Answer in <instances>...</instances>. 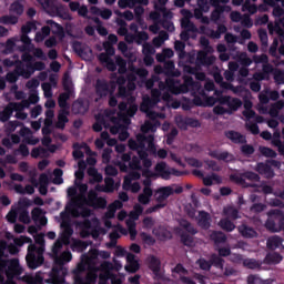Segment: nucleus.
<instances>
[{
    "label": "nucleus",
    "mask_w": 284,
    "mask_h": 284,
    "mask_svg": "<svg viewBox=\"0 0 284 284\" xmlns=\"http://www.w3.org/2000/svg\"><path fill=\"white\" fill-rule=\"evenodd\" d=\"M213 114H216L217 116H223V114H232L231 110L225 109L222 105H215L213 108Z\"/></svg>",
    "instance_id": "obj_58"
},
{
    "label": "nucleus",
    "mask_w": 284,
    "mask_h": 284,
    "mask_svg": "<svg viewBox=\"0 0 284 284\" xmlns=\"http://www.w3.org/2000/svg\"><path fill=\"white\" fill-rule=\"evenodd\" d=\"M156 130V125L152 123V121H145L141 126V131L144 133L154 132Z\"/></svg>",
    "instance_id": "obj_61"
},
{
    "label": "nucleus",
    "mask_w": 284,
    "mask_h": 284,
    "mask_svg": "<svg viewBox=\"0 0 284 284\" xmlns=\"http://www.w3.org/2000/svg\"><path fill=\"white\" fill-rule=\"evenodd\" d=\"M260 153L262 154V156H265L266 159H276V156H278L274 149H270L267 146H260Z\"/></svg>",
    "instance_id": "obj_41"
},
{
    "label": "nucleus",
    "mask_w": 284,
    "mask_h": 284,
    "mask_svg": "<svg viewBox=\"0 0 284 284\" xmlns=\"http://www.w3.org/2000/svg\"><path fill=\"white\" fill-rule=\"evenodd\" d=\"M53 175H54V180L53 183L54 185H61L63 183V170L61 169H54L53 170Z\"/></svg>",
    "instance_id": "obj_51"
},
{
    "label": "nucleus",
    "mask_w": 284,
    "mask_h": 284,
    "mask_svg": "<svg viewBox=\"0 0 284 284\" xmlns=\"http://www.w3.org/2000/svg\"><path fill=\"white\" fill-rule=\"evenodd\" d=\"M196 265H199L200 270H203L204 272H210L212 270L211 261L210 260L207 261L203 257L196 261Z\"/></svg>",
    "instance_id": "obj_43"
},
{
    "label": "nucleus",
    "mask_w": 284,
    "mask_h": 284,
    "mask_svg": "<svg viewBox=\"0 0 284 284\" xmlns=\"http://www.w3.org/2000/svg\"><path fill=\"white\" fill-rule=\"evenodd\" d=\"M60 216L62 220L61 227H64L61 241L65 243V241H70V236L74 234V231L72 226H70V214H68V212H61Z\"/></svg>",
    "instance_id": "obj_10"
},
{
    "label": "nucleus",
    "mask_w": 284,
    "mask_h": 284,
    "mask_svg": "<svg viewBox=\"0 0 284 284\" xmlns=\"http://www.w3.org/2000/svg\"><path fill=\"white\" fill-rule=\"evenodd\" d=\"M27 266L29 270H37L45 263V257L43 256V252H41L37 245L31 244L28 247V253L26 256Z\"/></svg>",
    "instance_id": "obj_5"
},
{
    "label": "nucleus",
    "mask_w": 284,
    "mask_h": 284,
    "mask_svg": "<svg viewBox=\"0 0 284 284\" xmlns=\"http://www.w3.org/2000/svg\"><path fill=\"white\" fill-rule=\"evenodd\" d=\"M253 61L254 63H270V58L267 57V54L262 53L261 55H254L253 57Z\"/></svg>",
    "instance_id": "obj_64"
},
{
    "label": "nucleus",
    "mask_w": 284,
    "mask_h": 284,
    "mask_svg": "<svg viewBox=\"0 0 284 284\" xmlns=\"http://www.w3.org/2000/svg\"><path fill=\"white\" fill-rule=\"evenodd\" d=\"M158 193H160L165 199H170V196L174 194V189H172V186H163L158 190Z\"/></svg>",
    "instance_id": "obj_57"
},
{
    "label": "nucleus",
    "mask_w": 284,
    "mask_h": 284,
    "mask_svg": "<svg viewBox=\"0 0 284 284\" xmlns=\"http://www.w3.org/2000/svg\"><path fill=\"white\" fill-rule=\"evenodd\" d=\"M98 59L100 63L105 65L109 72H116V62H114V60H112L111 57H108V54H104V53H100L98 55Z\"/></svg>",
    "instance_id": "obj_24"
},
{
    "label": "nucleus",
    "mask_w": 284,
    "mask_h": 284,
    "mask_svg": "<svg viewBox=\"0 0 284 284\" xmlns=\"http://www.w3.org/2000/svg\"><path fill=\"white\" fill-rule=\"evenodd\" d=\"M232 7L224 6V7H216L212 12L210 20L212 23H215V26H219V23H225V12H231Z\"/></svg>",
    "instance_id": "obj_8"
},
{
    "label": "nucleus",
    "mask_w": 284,
    "mask_h": 284,
    "mask_svg": "<svg viewBox=\"0 0 284 284\" xmlns=\"http://www.w3.org/2000/svg\"><path fill=\"white\" fill-rule=\"evenodd\" d=\"M10 11L14 14H18V17H21V14H23V4H21L19 1H16L11 3Z\"/></svg>",
    "instance_id": "obj_48"
},
{
    "label": "nucleus",
    "mask_w": 284,
    "mask_h": 284,
    "mask_svg": "<svg viewBox=\"0 0 284 284\" xmlns=\"http://www.w3.org/2000/svg\"><path fill=\"white\" fill-rule=\"evenodd\" d=\"M178 234H180V241L182 245H185L186 247H192L194 243V237H192V235L187 234L183 230H179Z\"/></svg>",
    "instance_id": "obj_31"
},
{
    "label": "nucleus",
    "mask_w": 284,
    "mask_h": 284,
    "mask_svg": "<svg viewBox=\"0 0 284 284\" xmlns=\"http://www.w3.org/2000/svg\"><path fill=\"white\" fill-rule=\"evenodd\" d=\"M197 225L202 230H210L212 227V216L206 211H200L197 216Z\"/></svg>",
    "instance_id": "obj_16"
},
{
    "label": "nucleus",
    "mask_w": 284,
    "mask_h": 284,
    "mask_svg": "<svg viewBox=\"0 0 284 284\" xmlns=\"http://www.w3.org/2000/svg\"><path fill=\"white\" fill-rule=\"evenodd\" d=\"M123 207V202L115 200L110 206L109 212L106 213L108 219H114V212Z\"/></svg>",
    "instance_id": "obj_38"
},
{
    "label": "nucleus",
    "mask_w": 284,
    "mask_h": 284,
    "mask_svg": "<svg viewBox=\"0 0 284 284\" xmlns=\"http://www.w3.org/2000/svg\"><path fill=\"white\" fill-rule=\"evenodd\" d=\"M265 261L272 265H278V263L283 261V255H281L278 252L268 253L265 257Z\"/></svg>",
    "instance_id": "obj_33"
},
{
    "label": "nucleus",
    "mask_w": 284,
    "mask_h": 284,
    "mask_svg": "<svg viewBox=\"0 0 284 284\" xmlns=\"http://www.w3.org/2000/svg\"><path fill=\"white\" fill-rule=\"evenodd\" d=\"M19 108L18 103H13L10 105H7L2 111H0V121L1 123H7V121H10V118L14 113V110Z\"/></svg>",
    "instance_id": "obj_23"
},
{
    "label": "nucleus",
    "mask_w": 284,
    "mask_h": 284,
    "mask_svg": "<svg viewBox=\"0 0 284 284\" xmlns=\"http://www.w3.org/2000/svg\"><path fill=\"white\" fill-rule=\"evenodd\" d=\"M155 172L161 179H164V181H169L170 176H183V174H185V172L178 169L168 168V163L165 162H159L155 165Z\"/></svg>",
    "instance_id": "obj_7"
},
{
    "label": "nucleus",
    "mask_w": 284,
    "mask_h": 284,
    "mask_svg": "<svg viewBox=\"0 0 284 284\" xmlns=\"http://www.w3.org/2000/svg\"><path fill=\"white\" fill-rule=\"evenodd\" d=\"M115 65L119 67L120 74H123L128 68V62L121 55L115 57Z\"/></svg>",
    "instance_id": "obj_47"
},
{
    "label": "nucleus",
    "mask_w": 284,
    "mask_h": 284,
    "mask_svg": "<svg viewBox=\"0 0 284 284\" xmlns=\"http://www.w3.org/2000/svg\"><path fill=\"white\" fill-rule=\"evenodd\" d=\"M149 270L154 274V276H161V260L155 255H150L148 257Z\"/></svg>",
    "instance_id": "obj_22"
},
{
    "label": "nucleus",
    "mask_w": 284,
    "mask_h": 284,
    "mask_svg": "<svg viewBox=\"0 0 284 284\" xmlns=\"http://www.w3.org/2000/svg\"><path fill=\"white\" fill-rule=\"evenodd\" d=\"M245 129L251 132V134L257 135L261 134V129L256 122H248L245 124Z\"/></svg>",
    "instance_id": "obj_52"
},
{
    "label": "nucleus",
    "mask_w": 284,
    "mask_h": 284,
    "mask_svg": "<svg viewBox=\"0 0 284 284\" xmlns=\"http://www.w3.org/2000/svg\"><path fill=\"white\" fill-rule=\"evenodd\" d=\"M112 92V90H110V84L108 83V81L105 80H101L98 79L95 81V94L97 98L95 102L98 103V101H101V99H105V97H108V94H110Z\"/></svg>",
    "instance_id": "obj_9"
},
{
    "label": "nucleus",
    "mask_w": 284,
    "mask_h": 284,
    "mask_svg": "<svg viewBox=\"0 0 284 284\" xmlns=\"http://www.w3.org/2000/svg\"><path fill=\"white\" fill-rule=\"evenodd\" d=\"M241 153L244 155V156H252V154H254L255 152V149L252 144H247V143H244L241 148Z\"/></svg>",
    "instance_id": "obj_49"
},
{
    "label": "nucleus",
    "mask_w": 284,
    "mask_h": 284,
    "mask_svg": "<svg viewBox=\"0 0 284 284\" xmlns=\"http://www.w3.org/2000/svg\"><path fill=\"white\" fill-rule=\"evenodd\" d=\"M21 61L17 63V72H19L23 79H30V77L34 74V57H32L30 52H24L21 55Z\"/></svg>",
    "instance_id": "obj_4"
},
{
    "label": "nucleus",
    "mask_w": 284,
    "mask_h": 284,
    "mask_svg": "<svg viewBox=\"0 0 284 284\" xmlns=\"http://www.w3.org/2000/svg\"><path fill=\"white\" fill-rule=\"evenodd\" d=\"M255 172L261 174V176H264V179H274L275 176L274 169H272V165L264 162H258L256 164Z\"/></svg>",
    "instance_id": "obj_13"
},
{
    "label": "nucleus",
    "mask_w": 284,
    "mask_h": 284,
    "mask_svg": "<svg viewBox=\"0 0 284 284\" xmlns=\"http://www.w3.org/2000/svg\"><path fill=\"white\" fill-rule=\"evenodd\" d=\"M138 149L145 150V144L149 143V148L154 150V135H136Z\"/></svg>",
    "instance_id": "obj_18"
},
{
    "label": "nucleus",
    "mask_w": 284,
    "mask_h": 284,
    "mask_svg": "<svg viewBox=\"0 0 284 284\" xmlns=\"http://www.w3.org/2000/svg\"><path fill=\"white\" fill-rule=\"evenodd\" d=\"M126 263L129 264L125 266L126 272H131V274L139 272L141 265L139 264V261H136V255L133 253H126Z\"/></svg>",
    "instance_id": "obj_20"
},
{
    "label": "nucleus",
    "mask_w": 284,
    "mask_h": 284,
    "mask_svg": "<svg viewBox=\"0 0 284 284\" xmlns=\"http://www.w3.org/2000/svg\"><path fill=\"white\" fill-rule=\"evenodd\" d=\"M243 10H247L250 14H256V12H258V7H256V4H252L250 0H245L243 4Z\"/></svg>",
    "instance_id": "obj_56"
},
{
    "label": "nucleus",
    "mask_w": 284,
    "mask_h": 284,
    "mask_svg": "<svg viewBox=\"0 0 284 284\" xmlns=\"http://www.w3.org/2000/svg\"><path fill=\"white\" fill-rule=\"evenodd\" d=\"M265 204L263 203H255L253 204L251 207H250V211L253 213V214H261V212H264L265 210Z\"/></svg>",
    "instance_id": "obj_62"
},
{
    "label": "nucleus",
    "mask_w": 284,
    "mask_h": 284,
    "mask_svg": "<svg viewBox=\"0 0 284 284\" xmlns=\"http://www.w3.org/2000/svg\"><path fill=\"white\" fill-rule=\"evenodd\" d=\"M175 122L180 130H187V128H201V122L194 118L178 116Z\"/></svg>",
    "instance_id": "obj_11"
},
{
    "label": "nucleus",
    "mask_w": 284,
    "mask_h": 284,
    "mask_svg": "<svg viewBox=\"0 0 284 284\" xmlns=\"http://www.w3.org/2000/svg\"><path fill=\"white\" fill-rule=\"evenodd\" d=\"M32 30H37V22L29 21L24 26L21 27L22 34H30Z\"/></svg>",
    "instance_id": "obj_50"
},
{
    "label": "nucleus",
    "mask_w": 284,
    "mask_h": 284,
    "mask_svg": "<svg viewBox=\"0 0 284 284\" xmlns=\"http://www.w3.org/2000/svg\"><path fill=\"white\" fill-rule=\"evenodd\" d=\"M224 135L226 139H229V141H231V143H234L235 145H243L247 143V138L241 132L230 130L225 131Z\"/></svg>",
    "instance_id": "obj_12"
},
{
    "label": "nucleus",
    "mask_w": 284,
    "mask_h": 284,
    "mask_svg": "<svg viewBox=\"0 0 284 284\" xmlns=\"http://www.w3.org/2000/svg\"><path fill=\"white\" fill-rule=\"evenodd\" d=\"M241 105H243V101H241V99L231 98V100H229L227 110H230L232 114L233 112H236Z\"/></svg>",
    "instance_id": "obj_39"
},
{
    "label": "nucleus",
    "mask_w": 284,
    "mask_h": 284,
    "mask_svg": "<svg viewBox=\"0 0 284 284\" xmlns=\"http://www.w3.org/2000/svg\"><path fill=\"white\" fill-rule=\"evenodd\" d=\"M67 212L72 213V216H74V219H79V216H82V219H89V216H92V210L88 209V207H82L81 212H79V209H77V206H72V204H70L69 206H65Z\"/></svg>",
    "instance_id": "obj_19"
},
{
    "label": "nucleus",
    "mask_w": 284,
    "mask_h": 284,
    "mask_svg": "<svg viewBox=\"0 0 284 284\" xmlns=\"http://www.w3.org/2000/svg\"><path fill=\"white\" fill-rule=\"evenodd\" d=\"M75 185L78 186V190L80 192V196L71 203V207H79V202L80 201H87L85 194H88V184L75 182Z\"/></svg>",
    "instance_id": "obj_25"
},
{
    "label": "nucleus",
    "mask_w": 284,
    "mask_h": 284,
    "mask_svg": "<svg viewBox=\"0 0 284 284\" xmlns=\"http://www.w3.org/2000/svg\"><path fill=\"white\" fill-rule=\"evenodd\" d=\"M176 136H179V130L176 128L171 129V131L166 134V145H172Z\"/></svg>",
    "instance_id": "obj_53"
},
{
    "label": "nucleus",
    "mask_w": 284,
    "mask_h": 284,
    "mask_svg": "<svg viewBox=\"0 0 284 284\" xmlns=\"http://www.w3.org/2000/svg\"><path fill=\"white\" fill-rule=\"evenodd\" d=\"M223 212L227 219H231V221H237V219H241V215H239V210L233 206L225 207Z\"/></svg>",
    "instance_id": "obj_35"
},
{
    "label": "nucleus",
    "mask_w": 284,
    "mask_h": 284,
    "mask_svg": "<svg viewBox=\"0 0 284 284\" xmlns=\"http://www.w3.org/2000/svg\"><path fill=\"white\" fill-rule=\"evenodd\" d=\"M237 232L242 239H257L258 232L255 227H252L247 224H241L237 226Z\"/></svg>",
    "instance_id": "obj_14"
},
{
    "label": "nucleus",
    "mask_w": 284,
    "mask_h": 284,
    "mask_svg": "<svg viewBox=\"0 0 284 284\" xmlns=\"http://www.w3.org/2000/svg\"><path fill=\"white\" fill-rule=\"evenodd\" d=\"M281 245H283V237L278 235H273L266 241V247L268 250H278Z\"/></svg>",
    "instance_id": "obj_28"
},
{
    "label": "nucleus",
    "mask_w": 284,
    "mask_h": 284,
    "mask_svg": "<svg viewBox=\"0 0 284 284\" xmlns=\"http://www.w3.org/2000/svg\"><path fill=\"white\" fill-rule=\"evenodd\" d=\"M71 93H72V91H65L63 93H60V95L58 98L59 108H62L63 110L69 108L68 101H70V94Z\"/></svg>",
    "instance_id": "obj_34"
},
{
    "label": "nucleus",
    "mask_w": 284,
    "mask_h": 284,
    "mask_svg": "<svg viewBox=\"0 0 284 284\" xmlns=\"http://www.w3.org/2000/svg\"><path fill=\"white\" fill-rule=\"evenodd\" d=\"M153 98H150V95L143 97L142 103L140 105L141 112H148L152 110L159 103V98H154V93H152Z\"/></svg>",
    "instance_id": "obj_21"
},
{
    "label": "nucleus",
    "mask_w": 284,
    "mask_h": 284,
    "mask_svg": "<svg viewBox=\"0 0 284 284\" xmlns=\"http://www.w3.org/2000/svg\"><path fill=\"white\" fill-rule=\"evenodd\" d=\"M70 261H72V253L70 251H64L53 260V263L62 266L65 265V263H70Z\"/></svg>",
    "instance_id": "obj_27"
},
{
    "label": "nucleus",
    "mask_w": 284,
    "mask_h": 284,
    "mask_svg": "<svg viewBox=\"0 0 284 284\" xmlns=\"http://www.w3.org/2000/svg\"><path fill=\"white\" fill-rule=\"evenodd\" d=\"M82 202L89 205V207H93V210H105L108 207V200L102 196L99 197L94 190H90L87 200Z\"/></svg>",
    "instance_id": "obj_6"
},
{
    "label": "nucleus",
    "mask_w": 284,
    "mask_h": 284,
    "mask_svg": "<svg viewBox=\"0 0 284 284\" xmlns=\"http://www.w3.org/2000/svg\"><path fill=\"white\" fill-rule=\"evenodd\" d=\"M103 48L105 52H102V54H108V57H114L116 54V50L114 49V45L110 42H103Z\"/></svg>",
    "instance_id": "obj_54"
},
{
    "label": "nucleus",
    "mask_w": 284,
    "mask_h": 284,
    "mask_svg": "<svg viewBox=\"0 0 284 284\" xmlns=\"http://www.w3.org/2000/svg\"><path fill=\"white\" fill-rule=\"evenodd\" d=\"M64 241L63 240H61V239H58L55 242H54V244H53V246H52V250H51V258H55L58 255H59V253L61 252V250H63V245H64Z\"/></svg>",
    "instance_id": "obj_37"
},
{
    "label": "nucleus",
    "mask_w": 284,
    "mask_h": 284,
    "mask_svg": "<svg viewBox=\"0 0 284 284\" xmlns=\"http://www.w3.org/2000/svg\"><path fill=\"white\" fill-rule=\"evenodd\" d=\"M19 221L24 225L30 224L31 220H30V212H28V209H22L19 211Z\"/></svg>",
    "instance_id": "obj_45"
},
{
    "label": "nucleus",
    "mask_w": 284,
    "mask_h": 284,
    "mask_svg": "<svg viewBox=\"0 0 284 284\" xmlns=\"http://www.w3.org/2000/svg\"><path fill=\"white\" fill-rule=\"evenodd\" d=\"M6 274L7 278H17V281H28V276H22L23 267L19 263V258L13 257L10 260H3L0 262V281H3L2 274Z\"/></svg>",
    "instance_id": "obj_1"
},
{
    "label": "nucleus",
    "mask_w": 284,
    "mask_h": 284,
    "mask_svg": "<svg viewBox=\"0 0 284 284\" xmlns=\"http://www.w3.org/2000/svg\"><path fill=\"white\" fill-rule=\"evenodd\" d=\"M267 216L265 227L268 232H284V212L282 210L273 209L267 212Z\"/></svg>",
    "instance_id": "obj_3"
},
{
    "label": "nucleus",
    "mask_w": 284,
    "mask_h": 284,
    "mask_svg": "<svg viewBox=\"0 0 284 284\" xmlns=\"http://www.w3.org/2000/svg\"><path fill=\"white\" fill-rule=\"evenodd\" d=\"M180 227L185 230V232L187 234H191V236H194V235L199 234V230H196V227H194V225H192L190 223V221H187L185 219L180 220Z\"/></svg>",
    "instance_id": "obj_29"
},
{
    "label": "nucleus",
    "mask_w": 284,
    "mask_h": 284,
    "mask_svg": "<svg viewBox=\"0 0 284 284\" xmlns=\"http://www.w3.org/2000/svg\"><path fill=\"white\" fill-rule=\"evenodd\" d=\"M20 77L21 74H19V71H17V64H16L14 71L7 73V81L8 83H17Z\"/></svg>",
    "instance_id": "obj_55"
},
{
    "label": "nucleus",
    "mask_w": 284,
    "mask_h": 284,
    "mask_svg": "<svg viewBox=\"0 0 284 284\" xmlns=\"http://www.w3.org/2000/svg\"><path fill=\"white\" fill-rule=\"evenodd\" d=\"M41 8L50 17H60V19L70 20V12L63 4H57V0H37Z\"/></svg>",
    "instance_id": "obj_2"
},
{
    "label": "nucleus",
    "mask_w": 284,
    "mask_h": 284,
    "mask_svg": "<svg viewBox=\"0 0 284 284\" xmlns=\"http://www.w3.org/2000/svg\"><path fill=\"white\" fill-rule=\"evenodd\" d=\"M181 27L186 32H199L196 24H194V22H192L190 19L182 20Z\"/></svg>",
    "instance_id": "obj_40"
},
{
    "label": "nucleus",
    "mask_w": 284,
    "mask_h": 284,
    "mask_svg": "<svg viewBox=\"0 0 284 284\" xmlns=\"http://www.w3.org/2000/svg\"><path fill=\"white\" fill-rule=\"evenodd\" d=\"M72 84V81L70 80V75L68 73H64L62 79V87L64 92H72V89L70 85Z\"/></svg>",
    "instance_id": "obj_59"
},
{
    "label": "nucleus",
    "mask_w": 284,
    "mask_h": 284,
    "mask_svg": "<svg viewBox=\"0 0 284 284\" xmlns=\"http://www.w3.org/2000/svg\"><path fill=\"white\" fill-rule=\"evenodd\" d=\"M210 261H211V267L213 266V267H216L217 270H223L225 265V260H223L221 255H216V253L211 254Z\"/></svg>",
    "instance_id": "obj_32"
},
{
    "label": "nucleus",
    "mask_w": 284,
    "mask_h": 284,
    "mask_svg": "<svg viewBox=\"0 0 284 284\" xmlns=\"http://www.w3.org/2000/svg\"><path fill=\"white\" fill-rule=\"evenodd\" d=\"M209 156L216 159V161H224L225 163H232L234 161V154L227 151L220 153L219 150H212L209 152Z\"/></svg>",
    "instance_id": "obj_17"
},
{
    "label": "nucleus",
    "mask_w": 284,
    "mask_h": 284,
    "mask_svg": "<svg viewBox=\"0 0 284 284\" xmlns=\"http://www.w3.org/2000/svg\"><path fill=\"white\" fill-rule=\"evenodd\" d=\"M210 239L215 245H221L227 242V235H225L223 231H212L210 234Z\"/></svg>",
    "instance_id": "obj_26"
},
{
    "label": "nucleus",
    "mask_w": 284,
    "mask_h": 284,
    "mask_svg": "<svg viewBox=\"0 0 284 284\" xmlns=\"http://www.w3.org/2000/svg\"><path fill=\"white\" fill-rule=\"evenodd\" d=\"M94 258H99V250L97 248H91L89 255H82L81 263L78 265L80 272H85V267H88Z\"/></svg>",
    "instance_id": "obj_15"
},
{
    "label": "nucleus",
    "mask_w": 284,
    "mask_h": 284,
    "mask_svg": "<svg viewBox=\"0 0 284 284\" xmlns=\"http://www.w3.org/2000/svg\"><path fill=\"white\" fill-rule=\"evenodd\" d=\"M239 63L242 68H250L252 65V58L247 57V53H241L239 55Z\"/></svg>",
    "instance_id": "obj_46"
},
{
    "label": "nucleus",
    "mask_w": 284,
    "mask_h": 284,
    "mask_svg": "<svg viewBox=\"0 0 284 284\" xmlns=\"http://www.w3.org/2000/svg\"><path fill=\"white\" fill-rule=\"evenodd\" d=\"M243 266L247 270H261V263L254 258H244Z\"/></svg>",
    "instance_id": "obj_42"
},
{
    "label": "nucleus",
    "mask_w": 284,
    "mask_h": 284,
    "mask_svg": "<svg viewBox=\"0 0 284 284\" xmlns=\"http://www.w3.org/2000/svg\"><path fill=\"white\" fill-rule=\"evenodd\" d=\"M219 226L224 232H234V230H236V224H234V222L230 221L227 217L220 220Z\"/></svg>",
    "instance_id": "obj_30"
},
{
    "label": "nucleus",
    "mask_w": 284,
    "mask_h": 284,
    "mask_svg": "<svg viewBox=\"0 0 284 284\" xmlns=\"http://www.w3.org/2000/svg\"><path fill=\"white\" fill-rule=\"evenodd\" d=\"M129 168L131 170H142V168H141V159H139V156L134 155L131 159V162L129 163Z\"/></svg>",
    "instance_id": "obj_60"
},
{
    "label": "nucleus",
    "mask_w": 284,
    "mask_h": 284,
    "mask_svg": "<svg viewBox=\"0 0 284 284\" xmlns=\"http://www.w3.org/2000/svg\"><path fill=\"white\" fill-rule=\"evenodd\" d=\"M68 121H70L68 119V115H65L64 113H60L58 115V122L55 123V128L58 130H65V123H68Z\"/></svg>",
    "instance_id": "obj_44"
},
{
    "label": "nucleus",
    "mask_w": 284,
    "mask_h": 284,
    "mask_svg": "<svg viewBox=\"0 0 284 284\" xmlns=\"http://www.w3.org/2000/svg\"><path fill=\"white\" fill-rule=\"evenodd\" d=\"M0 23H2V26H17L19 18L17 16H2L0 17Z\"/></svg>",
    "instance_id": "obj_36"
},
{
    "label": "nucleus",
    "mask_w": 284,
    "mask_h": 284,
    "mask_svg": "<svg viewBox=\"0 0 284 284\" xmlns=\"http://www.w3.org/2000/svg\"><path fill=\"white\" fill-rule=\"evenodd\" d=\"M141 239L143 241V243H146V245H154V243H156V240H154L152 235H150L145 232L141 233Z\"/></svg>",
    "instance_id": "obj_63"
}]
</instances>
